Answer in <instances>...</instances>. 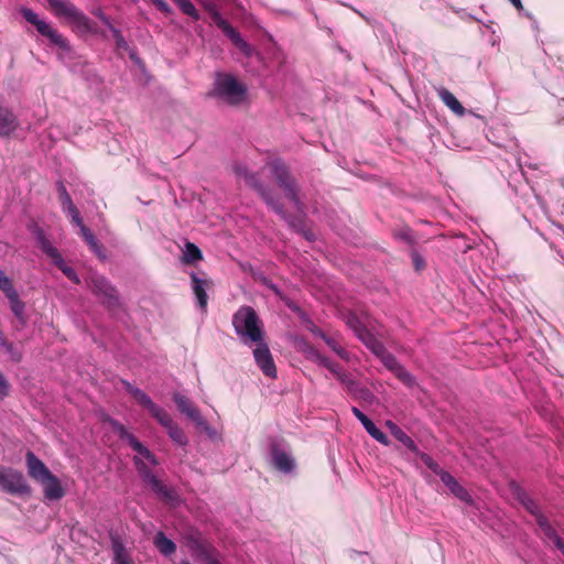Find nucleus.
I'll return each mask as SVG.
<instances>
[{
    "label": "nucleus",
    "instance_id": "nucleus-1",
    "mask_svg": "<svg viewBox=\"0 0 564 564\" xmlns=\"http://www.w3.org/2000/svg\"><path fill=\"white\" fill-rule=\"evenodd\" d=\"M232 171L237 177L242 178L246 185L259 195L270 209L278 214L283 220L288 221L290 226L295 227L294 220L288 214L281 202L280 194L274 187L263 183L260 172H250L247 166L242 164H235Z\"/></svg>",
    "mask_w": 564,
    "mask_h": 564
},
{
    "label": "nucleus",
    "instance_id": "nucleus-2",
    "mask_svg": "<svg viewBox=\"0 0 564 564\" xmlns=\"http://www.w3.org/2000/svg\"><path fill=\"white\" fill-rule=\"evenodd\" d=\"M232 326L237 336L246 345L264 339L263 325L253 307L240 306L232 315Z\"/></svg>",
    "mask_w": 564,
    "mask_h": 564
},
{
    "label": "nucleus",
    "instance_id": "nucleus-3",
    "mask_svg": "<svg viewBox=\"0 0 564 564\" xmlns=\"http://www.w3.org/2000/svg\"><path fill=\"white\" fill-rule=\"evenodd\" d=\"M248 88L234 75L228 73H216L213 88L209 96L231 107H238L247 100Z\"/></svg>",
    "mask_w": 564,
    "mask_h": 564
},
{
    "label": "nucleus",
    "instance_id": "nucleus-4",
    "mask_svg": "<svg viewBox=\"0 0 564 564\" xmlns=\"http://www.w3.org/2000/svg\"><path fill=\"white\" fill-rule=\"evenodd\" d=\"M268 166L270 167L271 175L276 185L282 189L285 197L300 209L302 205L299 196L300 187L296 178L291 173L290 166L280 159L269 162Z\"/></svg>",
    "mask_w": 564,
    "mask_h": 564
},
{
    "label": "nucleus",
    "instance_id": "nucleus-5",
    "mask_svg": "<svg viewBox=\"0 0 564 564\" xmlns=\"http://www.w3.org/2000/svg\"><path fill=\"white\" fill-rule=\"evenodd\" d=\"M21 15L31 24L36 28V31L50 40V42L56 45L59 50V57L69 56L72 54V46L68 40L54 29L50 23L41 20L39 15L29 8H22L20 10Z\"/></svg>",
    "mask_w": 564,
    "mask_h": 564
},
{
    "label": "nucleus",
    "instance_id": "nucleus-6",
    "mask_svg": "<svg viewBox=\"0 0 564 564\" xmlns=\"http://www.w3.org/2000/svg\"><path fill=\"white\" fill-rule=\"evenodd\" d=\"M47 3L58 19L73 23L83 32L93 30L90 20L69 0H47Z\"/></svg>",
    "mask_w": 564,
    "mask_h": 564
},
{
    "label": "nucleus",
    "instance_id": "nucleus-7",
    "mask_svg": "<svg viewBox=\"0 0 564 564\" xmlns=\"http://www.w3.org/2000/svg\"><path fill=\"white\" fill-rule=\"evenodd\" d=\"M89 288L95 295L102 299V305H105L111 313H115L122 307L118 290L105 276L93 275Z\"/></svg>",
    "mask_w": 564,
    "mask_h": 564
},
{
    "label": "nucleus",
    "instance_id": "nucleus-8",
    "mask_svg": "<svg viewBox=\"0 0 564 564\" xmlns=\"http://www.w3.org/2000/svg\"><path fill=\"white\" fill-rule=\"evenodd\" d=\"M0 490L12 496H28L31 487L20 470L0 467Z\"/></svg>",
    "mask_w": 564,
    "mask_h": 564
},
{
    "label": "nucleus",
    "instance_id": "nucleus-9",
    "mask_svg": "<svg viewBox=\"0 0 564 564\" xmlns=\"http://www.w3.org/2000/svg\"><path fill=\"white\" fill-rule=\"evenodd\" d=\"M172 398L178 411L185 414L191 421H193L198 429L203 430L209 437H214L216 435V431L208 424V422L200 414L199 410L187 397L175 392L173 393Z\"/></svg>",
    "mask_w": 564,
    "mask_h": 564
},
{
    "label": "nucleus",
    "instance_id": "nucleus-10",
    "mask_svg": "<svg viewBox=\"0 0 564 564\" xmlns=\"http://www.w3.org/2000/svg\"><path fill=\"white\" fill-rule=\"evenodd\" d=\"M214 24L231 41V43L246 56H251V46L241 37L240 33L221 14L214 10L210 13Z\"/></svg>",
    "mask_w": 564,
    "mask_h": 564
},
{
    "label": "nucleus",
    "instance_id": "nucleus-11",
    "mask_svg": "<svg viewBox=\"0 0 564 564\" xmlns=\"http://www.w3.org/2000/svg\"><path fill=\"white\" fill-rule=\"evenodd\" d=\"M254 345L256 348L253 349L252 354L256 365L265 377L275 379L278 371L268 344L264 339H262V341L256 343Z\"/></svg>",
    "mask_w": 564,
    "mask_h": 564
},
{
    "label": "nucleus",
    "instance_id": "nucleus-12",
    "mask_svg": "<svg viewBox=\"0 0 564 564\" xmlns=\"http://www.w3.org/2000/svg\"><path fill=\"white\" fill-rule=\"evenodd\" d=\"M378 358L403 384L406 387H413L415 384L414 377L387 349Z\"/></svg>",
    "mask_w": 564,
    "mask_h": 564
},
{
    "label": "nucleus",
    "instance_id": "nucleus-13",
    "mask_svg": "<svg viewBox=\"0 0 564 564\" xmlns=\"http://www.w3.org/2000/svg\"><path fill=\"white\" fill-rule=\"evenodd\" d=\"M26 468L29 476L37 482L45 481L51 476V470L46 465L31 451L25 455Z\"/></svg>",
    "mask_w": 564,
    "mask_h": 564
},
{
    "label": "nucleus",
    "instance_id": "nucleus-14",
    "mask_svg": "<svg viewBox=\"0 0 564 564\" xmlns=\"http://www.w3.org/2000/svg\"><path fill=\"white\" fill-rule=\"evenodd\" d=\"M58 200L61 203L63 212H67L72 218L74 225H82V216L78 208L72 200L69 193L67 192L63 182L57 183Z\"/></svg>",
    "mask_w": 564,
    "mask_h": 564
},
{
    "label": "nucleus",
    "instance_id": "nucleus-15",
    "mask_svg": "<svg viewBox=\"0 0 564 564\" xmlns=\"http://www.w3.org/2000/svg\"><path fill=\"white\" fill-rule=\"evenodd\" d=\"M438 476L442 482L459 500L473 505L474 500L469 492L446 470H440Z\"/></svg>",
    "mask_w": 564,
    "mask_h": 564
},
{
    "label": "nucleus",
    "instance_id": "nucleus-16",
    "mask_svg": "<svg viewBox=\"0 0 564 564\" xmlns=\"http://www.w3.org/2000/svg\"><path fill=\"white\" fill-rule=\"evenodd\" d=\"M351 412L360 421V423L371 437H373L377 442H379L382 445L388 446L390 444L388 436L381 430H379L376 426V424L358 408L352 406Z\"/></svg>",
    "mask_w": 564,
    "mask_h": 564
},
{
    "label": "nucleus",
    "instance_id": "nucleus-17",
    "mask_svg": "<svg viewBox=\"0 0 564 564\" xmlns=\"http://www.w3.org/2000/svg\"><path fill=\"white\" fill-rule=\"evenodd\" d=\"M7 299L9 300L11 312L17 318V322L13 323V328L15 330H21L28 324V315L25 314V303L20 300L18 292H12V294L9 295Z\"/></svg>",
    "mask_w": 564,
    "mask_h": 564
},
{
    "label": "nucleus",
    "instance_id": "nucleus-18",
    "mask_svg": "<svg viewBox=\"0 0 564 564\" xmlns=\"http://www.w3.org/2000/svg\"><path fill=\"white\" fill-rule=\"evenodd\" d=\"M19 127V121L11 109L0 101V137H10Z\"/></svg>",
    "mask_w": 564,
    "mask_h": 564
},
{
    "label": "nucleus",
    "instance_id": "nucleus-19",
    "mask_svg": "<svg viewBox=\"0 0 564 564\" xmlns=\"http://www.w3.org/2000/svg\"><path fill=\"white\" fill-rule=\"evenodd\" d=\"M271 455L273 465L278 470L288 474L294 469V459L286 452L281 449L278 444H272Z\"/></svg>",
    "mask_w": 564,
    "mask_h": 564
},
{
    "label": "nucleus",
    "instance_id": "nucleus-20",
    "mask_svg": "<svg viewBox=\"0 0 564 564\" xmlns=\"http://www.w3.org/2000/svg\"><path fill=\"white\" fill-rule=\"evenodd\" d=\"M45 498L50 500H58L64 497L65 492L58 478L51 474L45 481H41Z\"/></svg>",
    "mask_w": 564,
    "mask_h": 564
},
{
    "label": "nucleus",
    "instance_id": "nucleus-21",
    "mask_svg": "<svg viewBox=\"0 0 564 564\" xmlns=\"http://www.w3.org/2000/svg\"><path fill=\"white\" fill-rule=\"evenodd\" d=\"M192 280V289L197 299L198 305L202 310L206 311L208 303V295L206 293V286H209L210 282L208 280L199 279L195 273L191 274Z\"/></svg>",
    "mask_w": 564,
    "mask_h": 564
},
{
    "label": "nucleus",
    "instance_id": "nucleus-22",
    "mask_svg": "<svg viewBox=\"0 0 564 564\" xmlns=\"http://www.w3.org/2000/svg\"><path fill=\"white\" fill-rule=\"evenodd\" d=\"M386 426L389 429L391 435L402 443L409 451L416 453L419 451L415 442L394 422L388 420Z\"/></svg>",
    "mask_w": 564,
    "mask_h": 564
},
{
    "label": "nucleus",
    "instance_id": "nucleus-23",
    "mask_svg": "<svg viewBox=\"0 0 564 564\" xmlns=\"http://www.w3.org/2000/svg\"><path fill=\"white\" fill-rule=\"evenodd\" d=\"M121 383L124 387L126 391L129 394H131L134 398V400L148 411H150L156 404L151 400V398L145 392L132 386L129 381L121 380Z\"/></svg>",
    "mask_w": 564,
    "mask_h": 564
},
{
    "label": "nucleus",
    "instance_id": "nucleus-24",
    "mask_svg": "<svg viewBox=\"0 0 564 564\" xmlns=\"http://www.w3.org/2000/svg\"><path fill=\"white\" fill-rule=\"evenodd\" d=\"M437 96L443 104L448 107L455 115L464 116L466 110L457 98L446 88L442 87L437 89Z\"/></svg>",
    "mask_w": 564,
    "mask_h": 564
},
{
    "label": "nucleus",
    "instance_id": "nucleus-25",
    "mask_svg": "<svg viewBox=\"0 0 564 564\" xmlns=\"http://www.w3.org/2000/svg\"><path fill=\"white\" fill-rule=\"evenodd\" d=\"M80 228V234L89 246L90 250L96 253L99 259H106V254L104 252L102 246L99 243L96 236L91 232V230L82 221V225H77Z\"/></svg>",
    "mask_w": 564,
    "mask_h": 564
},
{
    "label": "nucleus",
    "instance_id": "nucleus-26",
    "mask_svg": "<svg viewBox=\"0 0 564 564\" xmlns=\"http://www.w3.org/2000/svg\"><path fill=\"white\" fill-rule=\"evenodd\" d=\"M113 562L116 564H134L122 541L119 538L111 539Z\"/></svg>",
    "mask_w": 564,
    "mask_h": 564
},
{
    "label": "nucleus",
    "instance_id": "nucleus-27",
    "mask_svg": "<svg viewBox=\"0 0 564 564\" xmlns=\"http://www.w3.org/2000/svg\"><path fill=\"white\" fill-rule=\"evenodd\" d=\"M153 543L155 547L165 556L172 555L176 551V544L170 540L163 532H158Z\"/></svg>",
    "mask_w": 564,
    "mask_h": 564
},
{
    "label": "nucleus",
    "instance_id": "nucleus-28",
    "mask_svg": "<svg viewBox=\"0 0 564 564\" xmlns=\"http://www.w3.org/2000/svg\"><path fill=\"white\" fill-rule=\"evenodd\" d=\"M0 347L10 356V359L14 362L22 360V352L14 346L13 343L9 341L2 330H0Z\"/></svg>",
    "mask_w": 564,
    "mask_h": 564
},
{
    "label": "nucleus",
    "instance_id": "nucleus-29",
    "mask_svg": "<svg viewBox=\"0 0 564 564\" xmlns=\"http://www.w3.org/2000/svg\"><path fill=\"white\" fill-rule=\"evenodd\" d=\"M360 340L377 357H379L386 350L384 345L370 332L364 334V337Z\"/></svg>",
    "mask_w": 564,
    "mask_h": 564
},
{
    "label": "nucleus",
    "instance_id": "nucleus-30",
    "mask_svg": "<svg viewBox=\"0 0 564 564\" xmlns=\"http://www.w3.org/2000/svg\"><path fill=\"white\" fill-rule=\"evenodd\" d=\"M203 259L200 249L193 242L187 241L185 245V251L182 257V261L185 264H192Z\"/></svg>",
    "mask_w": 564,
    "mask_h": 564
},
{
    "label": "nucleus",
    "instance_id": "nucleus-31",
    "mask_svg": "<svg viewBox=\"0 0 564 564\" xmlns=\"http://www.w3.org/2000/svg\"><path fill=\"white\" fill-rule=\"evenodd\" d=\"M149 413L155 417L158 420V422L164 426L166 430L174 425V421L173 419L171 417V415L165 412L161 406H159L158 404H155L150 411Z\"/></svg>",
    "mask_w": 564,
    "mask_h": 564
},
{
    "label": "nucleus",
    "instance_id": "nucleus-32",
    "mask_svg": "<svg viewBox=\"0 0 564 564\" xmlns=\"http://www.w3.org/2000/svg\"><path fill=\"white\" fill-rule=\"evenodd\" d=\"M39 242L42 251L52 259V262L61 259V252L50 242V240L42 232L39 235Z\"/></svg>",
    "mask_w": 564,
    "mask_h": 564
},
{
    "label": "nucleus",
    "instance_id": "nucleus-33",
    "mask_svg": "<svg viewBox=\"0 0 564 564\" xmlns=\"http://www.w3.org/2000/svg\"><path fill=\"white\" fill-rule=\"evenodd\" d=\"M151 489L165 500L173 499V491L169 489L156 476L148 481Z\"/></svg>",
    "mask_w": 564,
    "mask_h": 564
},
{
    "label": "nucleus",
    "instance_id": "nucleus-34",
    "mask_svg": "<svg viewBox=\"0 0 564 564\" xmlns=\"http://www.w3.org/2000/svg\"><path fill=\"white\" fill-rule=\"evenodd\" d=\"M347 325L354 330L355 335L359 339L364 337V334L369 332L361 321L354 314L347 317Z\"/></svg>",
    "mask_w": 564,
    "mask_h": 564
},
{
    "label": "nucleus",
    "instance_id": "nucleus-35",
    "mask_svg": "<svg viewBox=\"0 0 564 564\" xmlns=\"http://www.w3.org/2000/svg\"><path fill=\"white\" fill-rule=\"evenodd\" d=\"M72 282H74L75 284H79L80 283V279L78 276V274L75 272V270L67 265L63 259V257L61 256V259L59 260H55L53 262Z\"/></svg>",
    "mask_w": 564,
    "mask_h": 564
},
{
    "label": "nucleus",
    "instance_id": "nucleus-36",
    "mask_svg": "<svg viewBox=\"0 0 564 564\" xmlns=\"http://www.w3.org/2000/svg\"><path fill=\"white\" fill-rule=\"evenodd\" d=\"M167 433L172 441L181 446H185L188 442L185 432L177 424L170 426Z\"/></svg>",
    "mask_w": 564,
    "mask_h": 564
},
{
    "label": "nucleus",
    "instance_id": "nucleus-37",
    "mask_svg": "<svg viewBox=\"0 0 564 564\" xmlns=\"http://www.w3.org/2000/svg\"><path fill=\"white\" fill-rule=\"evenodd\" d=\"M174 2L184 14L191 17L195 21L199 20V13L191 0H175Z\"/></svg>",
    "mask_w": 564,
    "mask_h": 564
},
{
    "label": "nucleus",
    "instance_id": "nucleus-38",
    "mask_svg": "<svg viewBox=\"0 0 564 564\" xmlns=\"http://www.w3.org/2000/svg\"><path fill=\"white\" fill-rule=\"evenodd\" d=\"M324 341L326 343V345L334 351L338 355V357H340L341 359L348 361L349 360V352L340 346V344L334 338V337H329L327 336Z\"/></svg>",
    "mask_w": 564,
    "mask_h": 564
},
{
    "label": "nucleus",
    "instance_id": "nucleus-39",
    "mask_svg": "<svg viewBox=\"0 0 564 564\" xmlns=\"http://www.w3.org/2000/svg\"><path fill=\"white\" fill-rule=\"evenodd\" d=\"M519 499H520L521 505L524 507V509L528 512H530L533 517H536L538 514L541 513V510H540L538 503L532 498H530L528 495L522 494L519 497Z\"/></svg>",
    "mask_w": 564,
    "mask_h": 564
},
{
    "label": "nucleus",
    "instance_id": "nucleus-40",
    "mask_svg": "<svg viewBox=\"0 0 564 564\" xmlns=\"http://www.w3.org/2000/svg\"><path fill=\"white\" fill-rule=\"evenodd\" d=\"M305 352H306V357H307L310 360H312V361H314V362L318 364L319 366L325 367V366L328 364V361H329V359H328L327 357L323 356V355H322V354H321L316 348H314L313 346H307V348H306Z\"/></svg>",
    "mask_w": 564,
    "mask_h": 564
},
{
    "label": "nucleus",
    "instance_id": "nucleus-41",
    "mask_svg": "<svg viewBox=\"0 0 564 564\" xmlns=\"http://www.w3.org/2000/svg\"><path fill=\"white\" fill-rule=\"evenodd\" d=\"M110 32L112 33V37L115 40L117 48L122 50V51H128L129 44L126 41V39L123 37L121 31L118 30L117 28H115L113 25H110Z\"/></svg>",
    "mask_w": 564,
    "mask_h": 564
},
{
    "label": "nucleus",
    "instance_id": "nucleus-42",
    "mask_svg": "<svg viewBox=\"0 0 564 564\" xmlns=\"http://www.w3.org/2000/svg\"><path fill=\"white\" fill-rule=\"evenodd\" d=\"M393 235L395 238L401 239L411 246H413L415 243V239L413 237L412 230L406 226H404L398 230H394Z\"/></svg>",
    "mask_w": 564,
    "mask_h": 564
},
{
    "label": "nucleus",
    "instance_id": "nucleus-43",
    "mask_svg": "<svg viewBox=\"0 0 564 564\" xmlns=\"http://www.w3.org/2000/svg\"><path fill=\"white\" fill-rule=\"evenodd\" d=\"M134 465L145 482L154 478L152 470L138 457H134Z\"/></svg>",
    "mask_w": 564,
    "mask_h": 564
},
{
    "label": "nucleus",
    "instance_id": "nucleus-44",
    "mask_svg": "<svg viewBox=\"0 0 564 564\" xmlns=\"http://www.w3.org/2000/svg\"><path fill=\"white\" fill-rule=\"evenodd\" d=\"M0 290L6 294L7 297L11 295L12 292H17L13 288L12 281L2 270H0Z\"/></svg>",
    "mask_w": 564,
    "mask_h": 564
},
{
    "label": "nucleus",
    "instance_id": "nucleus-45",
    "mask_svg": "<svg viewBox=\"0 0 564 564\" xmlns=\"http://www.w3.org/2000/svg\"><path fill=\"white\" fill-rule=\"evenodd\" d=\"M546 539L551 540L554 545L558 549L561 545L564 544V541L560 538L556 530L553 527L546 528L545 531H543Z\"/></svg>",
    "mask_w": 564,
    "mask_h": 564
},
{
    "label": "nucleus",
    "instance_id": "nucleus-46",
    "mask_svg": "<svg viewBox=\"0 0 564 564\" xmlns=\"http://www.w3.org/2000/svg\"><path fill=\"white\" fill-rule=\"evenodd\" d=\"M110 424L112 425L115 431L118 433L119 437L122 440L128 441L129 437L133 435V434L129 433L127 431V429L116 420H110Z\"/></svg>",
    "mask_w": 564,
    "mask_h": 564
},
{
    "label": "nucleus",
    "instance_id": "nucleus-47",
    "mask_svg": "<svg viewBox=\"0 0 564 564\" xmlns=\"http://www.w3.org/2000/svg\"><path fill=\"white\" fill-rule=\"evenodd\" d=\"M10 393V383L2 372H0V400H3Z\"/></svg>",
    "mask_w": 564,
    "mask_h": 564
},
{
    "label": "nucleus",
    "instance_id": "nucleus-48",
    "mask_svg": "<svg viewBox=\"0 0 564 564\" xmlns=\"http://www.w3.org/2000/svg\"><path fill=\"white\" fill-rule=\"evenodd\" d=\"M411 258H412V262L414 264V268L417 271H420V270L425 268L426 263H425L424 259L422 258V256L416 250H413L411 252Z\"/></svg>",
    "mask_w": 564,
    "mask_h": 564
},
{
    "label": "nucleus",
    "instance_id": "nucleus-49",
    "mask_svg": "<svg viewBox=\"0 0 564 564\" xmlns=\"http://www.w3.org/2000/svg\"><path fill=\"white\" fill-rule=\"evenodd\" d=\"M534 518L542 532L545 531L546 528L552 527L549 519L542 512Z\"/></svg>",
    "mask_w": 564,
    "mask_h": 564
},
{
    "label": "nucleus",
    "instance_id": "nucleus-50",
    "mask_svg": "<svg viewBox=\"0 0 564 564\" xmlns=\"http://www.w3.org/2000/svg\"><path fill=\"white\" fill-rule=\"evenodd\" d=\"M127 442L137 453L142 452V449L144 448V445L134 435L130 436Z\"/></svg>",
    "mask_w": 564,
    "mask_h": 564
},
{
    "label": "nucleus",
    "instance_id": "nucleus-51",
    "mask_svg": "<svg viewBox=\"0 0 564 564\" xmlns=\"http://www.w3.org/2000/svg\"><path fill=\"white\" fill-rule=\"evenodd\" d=\"M325 368L329 370L336 378H338L339 375L344 371L338 364L333 362L332 360L328 361Z\"/></svg>",
    "mask_w": 564,
    "mask_h": 564
},
{
    "label": "nucleus",
    "instance_id": "nucleus-52",
    "mask_svg": "<svg viewBox=\"0 0 564 564\" xmlns=\"http://www.w3.org/2000/svg\"><path fill=\"white\" fill-rule=\"evenodd\" d=\"M337 379L340 381L341 384L345 386V388L347 386H351L352 382L355 381L352 376L346 371H343Z\"/></svg>",
    "mask_w": 564,
    "mask_h": 564
},
{
    "label": "nucleus",
    "instance_id": "nucleus-53",
    "mask_svg": "<svg viewBox=\"0 0 564 564\" xmlns=\"http://www.w3.org/2000/svg\"><path fill=\"white\" fill-rule=\"evenodd\" d=\"M154 6L164 14H171L172 9L164 0H158Z\"/></svg>",
    "mask_w": 564,
    "mask_h": 564
},
{
    "label": "nucleus",
    "instance_id": "nucleus-54",
    "mask_svg": "<svg viewBox=\"0 0 564 564\" xmlns=\"http://www.w3.org/2000/svg\"><path fill=\"white\" fill-rule=\"evenodd\" d=\"M139 454L142 455L145 459H148L151 464H153V465L158 464V459H156L155 455L152 454L145 446L142 449V452H140Z\"/></svg>",
    "mask_w": 564,
    "mask_h": 564
},
{
    "label": "nucleus",
    "instance_id": "nucleus-55",
    "mask_svg": "<svg viewBox=\"0 0 564 564\" xmlns=\"http://www.w3.org/2000/svg\"><path fill=\"white\" fill-rule=\"evenodd\" d=\"M362 387H359V384L354 381L351 386L346 387L347 393H349L351 397L356 398L361 390Z\"/></svg>",
    "mask_w": 564,
    "mask_h": 564
},
{
    "label": "nucleus",
    "instance_id": "nucleus-56",
    "mask_svg": "<svg viewBox=\"0 0 564 564\" xmlns=\"http://www.w3.org/2000/svg\"><path fill=\"white\" fill-rule=\"evenodd\" d=\"M94 14H95L97 18H99V19L101 20V22H102L106 26H108V28L110 29V25H112V24H111V21H110V19H109V18H108V17H107V15H106V14H105L100 9H98V10L94 11Z\"/></svg>",
    "mask_w": 564,
    "mask_h": 564
},
{
    "label": "nucleus",
    "instance_id": "nucleus-57",
    "mask_svg": "<svg viewBox=\"0 0 564 564\" xmlns=\"http://www.w3.org/2000/svg\"><path fill=\"white\" fill-rule=\"evenodd\" d=\"M356 398L362 399L365 401H370L373 398L371 391L367 388H361L358 395Z\"/></svg>",
    "mask_w": 564,
    "mask_h": 564
},
{
    "label": "nucleus",
    "instance_id": "nucleus-58",
    "mask_svg": "<svg viewBox=\"0 0 564 564\" xmlns=\"http://www.w3.org/2000/svg\"><path fill=\"white\" fill-rule=\"evenodd\" d=\"M423 460L430 469H432L435 474L438 475L441 469L438 468V465L431 457L426 456L425 458H423Z\"/></svg>",
    "mask_w": 564,
    "mask_h": 564
},
{
    "label": "nucleus",
    "instance_id": "nucleus-59",
    "mask_svg": "<svg viewBox=\"0 0 564 564\" xmlns=\"http://www.w3.org/2000/svg\"><path fill=\"white\" fill-rule=\"evenodd\" d=\"M310 330H311L314 335H316V336L321 337L323 340L327 337V335H326V334H325V333H324L319 327H317V326H315V325H312V327H310Z\"/></svg>",
    "mask_w": 564,
    "mask_h": 564
},
{
    "label": "nucleus",
    "instance_id": "nucleus-60",
    "mask_svg": "<svg viewBox=\"0 0 564 564\" xmlns=\"http://www.w3.org/2000/svg\"><path fill=\"white\" fill-rule=\"evenodd\" d=\"M510 2L514 6L516 9L518 10H522L523 9V6H522V2L521 0H510Z\"/></svg>",
    "mask_w": 564,
    "mask_h": 564
},
{
    "label": "nucleus",
    "instance_id": "nucleus-61",
    "mask_svg": "<svg viewBox=\"0 0 564 564\" xmlns=\"http://www.w3.org/2000/svg\"><path fill=\"white\" fill-rule=\"evenodd\" d=\"M207 558L209 560V564H220L217 560L212 558V557L209 556V553H207Z\"/></svg>",
    "mask_w": 564,
    "mask_h": 564
},
{
    "label": "nucleus",
    "instance_id": "nucleus-62",
    "mask_svg": "<svg viewBox=\"0 0 564 564\" xmlns=\"http://www.w3.org/2000/svg\"><path fill=\"white\" fill-rule=\"evenodd\" d=\"M558 550H560V551L562 552V554L564 555V544H563V545H561V546L558 547Z\"/></svg>",
    "mask_w": 564,
    "mask_h": 564
},
{
    "label": "nucleus",
    "instance_id": "nucleus-63",
    "mask_svg": "<svg viewBox=\"0 0 564 564\" xmlns=\"http://www.w3.org/2000/svg\"><path fill=\"white\" fill-rule=\"evenodd\" d=\"M151 1H152V2H153V4H154V3H156V1H158V0H151Z\"/></svg>",
    "mask_w": 564,
    "mask_h": 564
}]
</instances>
